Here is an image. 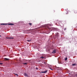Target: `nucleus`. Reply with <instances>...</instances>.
I'll return each mask as SVG.
<instances>
[{"instance_id":"f257e3e1","label":"nucleus","mask_w":77,"mask_h":77,"mask_svg":"<svg viewBox=\"0 0 77 77\" xmlns=\"http://www.w3.org/2000/svg\"><path fill=\"white\" fill-rule=\"evenodd\" d=\"M56 53V50L54 49L53 50V52H52V53H53V54H54Z\"/></svg>"},{"instance_id":"f03ea898","label":"nucleus","mask_w":77,"mask_h":77,"mask_svg":"<svg viewBox=\"0 0 77 77\" xmlns=\"http://www.w3.org/2000/svg\"><path fill=\"white\" fill-rule=\"evenodd\" d=\"M41 72L42 73H44L45 74V73H46V72H47V71L46 70L44 72Z\"/></svg>"},{"instance_id":"7ed1b4c3","label":"nucleus","mask_w":77,"mask_h":77,"mask_svg":"<svg viewBox=\"0 0 77 77\" xmlns=\"http://www.w3.org/2000/svg\"><path fill=\"white\" fill-rule=\"evenodd\" d=\"M8 24L10 26H13V25H14V24L13 23H8Z\"/></svg>"},{"instance_id":"20e7f679","label":"nucleus","mask_w":77,"mask_h":77,"mask_svg":"<svg viewBox=\"0 0 77 77\" xmlns=\"http://www.w3.org/2000/svg\"><path fill=\"white\" fill-rule=\"evenodd\" d=\"M56 36L58 37V36H59V33H56Z\"/></svg>"},{"instance_id":"39448f33","label":"nucleus","mask_w":77,"mask_h":77,"mask_svg":"<svg viewBox=\"0 0 77 77\" xmlns=\"http://www.w3.org/2000/svg\"><path fill=\"white\" fill-rule=\"evenodd\" d=\"M24 75L26 76V77H27L28 75H27V73H24Z\"/></svg>"},{"instance_id":"423d86ee","label":"nucleus","mask_w":77,"mask_h":77,"mask_svg":"<svg viewBox=\"0 0 77 77\" xmlns=\"http://www.w3.org/2000/svg\"><path fill=\"white\" fill-rule=\"evenodd\" d=\"M1 25H7V24L6 23H1Z\"/></svg>"},{"instance_id":"0eeeda50","label":"nucleus","mask_w":77,"mask_h":77,"mask_svg":"<svg viewBox=\"0 0 77 77\" xmlns=\"http://www.w3.org/2000/svg\"><path fill=\"white\" fill-rule=\"evenodd\" d=\"M4 59L5 60H9V59L6 58H5Z\"/></svg>"},{"instance_id":"6e6552de","label":"nucleus","mask_w":77,"mask_h":77,"mask_svg":"<svg viewBox=\"0 0 77 77\" xmlns=\"http://www.w3.org/2000/svg\"><path fill=\"white\" fill-rule=\"evenodd\" d=\"M40 58L41 59H44V58H45V57L42 56V57H40Z\"/></svg>"},{"instance_id":"1a4fd4ad","label":"nucleus","mask_w":77,"mask_h":77,"mask_svg":"<svg viewBox=\"0 0 77 77\" xmlns=\"http://www.w3.org/2000/svg\"><path fill=\"white\" fill-rule=\"evenodd\" d=\"M72 66H75V65H76V63H75L72 64Z\"/></svg>"},{"instance_id":"9d476101","label":"nucleus","mask_w":77,"mask_h":77,"mask_svg":"<svg viewBox=\"0 0 77 77\" xmlns=\"http://www.w3.org/2000/svg\"><path fill=\"white\" fill-rule=\"evenodd\" d=\"M31 40H27V41H28V42H30V41H31Z\"/></svg>"},{"instance_id":"9b49d317","label":"nucleus","mask_w":77,"mask_h":77,"mask_svg":"<svg viewBox=\"0 0 77 77\" xmlns=\"http://www.w3.org/2000/svg\"><path fill=\"white\" fill-rule=\"evenodd\" d=\"M27 63H23V64H24V65H27Z\"/></svg>"},{"instance_id":"f8f14e48","label":"nucleus","mask_w":77,"mask_h":77,"mask_svg":"<svg viewBox=\"0 0 77 77\" xmlns=\"http://www.w3.org/2000/svg\"><path fill=\"white\" fill-rule=\"evenodd\" d=\"M29 25H30V26H32V23H29Z\"/></svg>"},{"instance_id":"ddd939ff","label":"nucleus","mask_w":77,"mask_h":77,"mask_svg":"<svg viewBox=\"0 0 77 77\" xmlns=\"http://www.w3.org/2000/svg\"><path fill=\"white\" fill-rule=\"evenodd\" d=\"M6 38H7V39H10L9 37H6Z\"/></svg>"},{"instance_id":"4468645a","label":"nucleus","mask_w":77,"mask_h":77,"mask_svg":"<svg viewBox=\"0 0 77 77\" xmlns=\"http://www.w3.org/2000/svg\"><path fill=\"white\" fill-rule=\"evenodd\" d=\"M10 39H14V38H13V37H11V38L10 37Z\"/></svg>"},{"instance_id":"2eb2a0df","label":"nucleus","mask_w":77,"mask_h":77,"mask_svg":"<svg viewBox=\"0 0 77 77\" xmlns=\"http://www.w3.org/2000/svg\"><path fill=\"white\" fill-rule=\"evenodd\" d=\"M15 75H17V76H18V74H16Z\"/></svg>"},{"instance_id":"dca6fc26","label":"nucleus","mask_w":77,"mask_h":77,"mask_svg":"<svg viewBox=\"0 0 77 77\" xmlns=\"http://www.w3.org/2000/svg\"><path fill=\"white\" fill-rule=\"evenodd\" d=\"M67 60V58H66L65 59V60Z\"/></svg>"},{"instance_id":"f3484780","label":"nucleus","mask_w":77,"mask_h":77,"mask_svg":"<svg viewBox=\"0 0 77 77\" xmlns=\"http://www.w3.org/2000/svg\"><path fill=\"white\" fill-rule=\"evenodd\" d=\"M3 64V63H0V65H2Z\"/></svg>"},{"instance_id":"a211bd4d","label":"nucleus","mask_w":77,"mask_h":77,"mask_svg":"<svg viewBox=\"0 0 77 77\" xmlns=\"http://www.w3.org/2000/svg\"><path fill=\"white\" fill-rule=\"evenodd\" d=\"M36 69H38L37 68H36Z\"/></svg>"},{"instance_id":"6ab92c4d","label":"nucleus","mask_w":77,"mask_h":77,"mask_svg":"<svg viewBox=\"0 0 77 77\" xmlns=\"http://www.w3.org/2000/svg\"><path fill=\"white\" fill-rule=\"evenodd\" d=\"M50 69H51V70H53V69H51V68H50Z\"/></svg>"},{"instance_id":"aec40b11","label":"nucleus","mask_w":77,"mask_h":77,"mask_svg":"<svg viewBox=\"0 0 77 77\" xmlns=\"http://www.w3.org/2000/svg\"><path fill=\"white\" fill-rule=\"evenodd\" d=\"M76 75V77H77V74L76 75Z\"/></svg>"},{"instance_id":"412c9836","label":"nucleus","mask_w":77,"mask_h":77,"mask_svg":"<svg viewBox=\"0 0 77 77\" xmlns=\"http://www.w3.org/2000/svg\"><path fill=\"white\" fill-rule=\"evenodd\" d=\"M66 28L64 29V30H65Z\"/></svg>"},{"instance_id":"4be33fe9","label":"nucleus","mask_w":77,"mask_h":77,"mask_svg":"<svg viewBox=\"0 0 77 77\" xmlns=\"http://www.w3.org/2000/svg\"><path fill=\"white\" fill-rule=\"evenodd\" d=\"M68 14V13H66V14Z\"/></svg>"},{"instance_id":"5701e85b","label":"nucleus","mask_w":77,"mask_h":77,"mask_svg":"<svg viewBox=\"0 0 77 77\" xmlns=\"http://www.w3.org/2000/svg\"><path fill=\"white\" fill-rule=\"evenodd\" d=\"M0 37H1V35H0Z\"/></svg>"}]
</instances>
